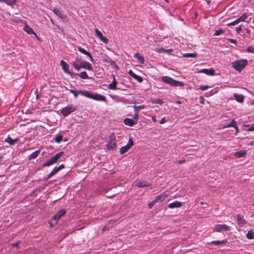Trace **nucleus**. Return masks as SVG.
Returning <instances> with one entry per match:
<instances>
[{
	"label": "nucleus",
	"instance_id": "obj_16",
	"mask_svg": "<svg viewBox=\"0 0 254 254\" xmlns=\"http://www.w3.org/2000/svg\"><path fill=\"white\" fill-rule=\"evenodd\" d=\"M78 49V50L81 53H82L84 55H86L87 56H88L89 58V59L91 61V62H93V57L92 56V55H91V54L87 51L86 50H85V49H84L83 48H82V47H78L77 48Z\"/></svg>",
	"mask_w": 254,
	"mask_h": 254
},
{
	"label": "nucleus",
	"instance_id": "obj_4",
	"mask_svg": "<svg viewBox=\"0 0 254 254\" xmlns=\"http://www.w3.org/2000/svg\"><path fill=\"white\" fill-rule=\"evenodd\" d=\"M248 64L247 60H240L232 63V67L239 71H242Z\"/></svg>",
	"mask_w": 254,
	"mask_h": 254
},
{
	"label": "nucleus",
	"instance_id": "obj_44",
	"mask_svg": "<svg viewBox=\"0 0 254 254\" xmlns=\"http://www.w3.org/2000/svg\"><path fill=\"white\" fill-rule=\"evenodd\" d=\"M133 145V141L131 138H129L128 142L126 145L129 148H130Z\"/></svg>",
	"mask_w": 254,
	"mask_h": 254
},
{
	"label": "nucleus",
	"instance_id": "obj_34",
	"mask_svg": "<svg viewBox=\"0 0 254 254\" xmlns=\"http://www.w3.org/2000/svg\"><path fill=\"white\" fill-rule=\"evenodd\" d=\"M197 56V54L196 53H186L183 55V57L188 58H195Z\"/></svg>",
	"mask_w": 254,
	"mask_h": 254
},
{
	"label": "nucleus",
	"instance_id": "obj_52",
	"mask_svg": "<svg viewBox=\"0 0 254 254\" xmlns=\"http://www.w3.org/2000/svg\"><path fill=\"white\" fill-rule=\"evenodd\" d=\"M248 130L250 131L254 130V124L248 128Z\"/></svg>",
	"mask_w": 254,
	"mask_h": 254
},
{
	"label": "nucleus",
	"instance_id": "obj_15",
	"mask_svg": "<svg viewBox=\"0 0 254 254\" xmlns=\"http://www.w3.org/2000/svg\"><path fill=\"white\" fill-rule=\"evenodd\" d=\"M55 14L57 15L59 18L64 19L65 17V15L64 14L63 11L60 8H55L53 10Z\"/></svg>",
	"mask_w": 254,
	"mask_h": 254
},
{
	"label": "nucleus",
	"instance_id": "obj_6",
	"mask_svg": "<svg viewBox=\"0 0 254 254\" xmlns=\"http://www.w3.org/2000/svg\"><path fill=\"white\" fill-rule=\"evenodd\" d=\"M76 110V107L75 105L73 104H70L67 106H66L63 108L61 111V113L64 117H66L68 116L71 113L74 112Z\"/></svg>",
	"mask_w": 254,
	"mask_h": 254
},
{
	"label": "nucleus",
	"instance_id": "obj_29",
	"mask_svg": "<svg viewBox=\"0 0 254 254\" xmlns=\"http://www.w3.org/2000/svg\"><path fill=\"white\" fill-rule=\"evenodd\" d=\"M102 61L105 63L108 64L109 65L115 64V63L112 61L110 58H104L102 59Z\"/></svg>",
	"mask_w": 254,
	"mask_h": 254
},
{
	"label": "nucleus",
	"instance_id": "obj_58",
	"mask_svg": "<svg viewBox=\"0 0 254 254\" xmlns=\"http://www.w3.org/2000/svg\"><path fill=\"white\" fill-rule=\"evenodd\" d=\"M152 120L153 121V122H156V118L155 116H152Z\"/></svg>",
	"mask_w": 254,
	"mask_h": 254
},
{
	"label": "nucleus",
	"instance_id": "obj_11",
	"mask_svg": "<svg viewBox=\"0 0 254 254\" xmlns=\"http://www.w3.org/2000/svg\"><path fill=\"white\" fill-rule=\"evenodd\" d=\"M60 64L62 66V68L64 72L70 75L72 77H73V75H74V73L70 72L69 70V65L68 64L63 60H62L60 62Z\"/></svg>",
	"mask_w": 254,
	"mask_h": 254
},
{
	"label": "nucleus",
	"instance_id": "obj_47",
	"mask_svg": "<svg viewBox=\"0 0 254 254\" xmlns=\"http://www.w3.org/2000/svg\"><path fill=\"white\" fill-rule=\"evenodd\" d=\"M156 203H157V202L156 201H155V200H154L152 201L151 202H150L148 204L149 208H152L154 206V205L156 204Z\"/></svg>",
	"mask_w": 254,
	"mask_h": 254
},
{
	"label": "nucleus",
	"instance_id": "obj_56",
	"mask_svg": "<svg viewBox=\"0 0 254 254\" xmlns=\"http://www.w3.org/2000/svg\"><path fill=\"white\" fill-rule=\"evenodd\" d=\"M158 50H159V51L160 52H166V49H163V48H161V49H159Z\"/></svg>",
	"mask_w": 254,
	"mask_h": 254
},
{
	"label": "nucleus",
	"instance_id": "obj_60",
	"mask_svg": "<svg viewBox=\"0 0 254 254\" xmlns=\"http://www.w3.org/2000/svg\"><path fill=\"white\" fill-rule=\"evenodd\" d=\"M205 1H206L208 4H210L211 2V0H205Z\"/></svg>",
	"mask_w": 254,
	"mask_h": 254
},
{
	"label": "nucleus",
	"instance_id": "obj_48",
	"mask_svg": "<svg viewBox=\"0 0 254 254\" xmlns=\"http://www.w3.org/2000/svg\"><path fill=\"white\" fill-rule=\"evenodd\" d=\"M228 41H229L230 43H233L235 44H236L237 42L236 40L233 39H228Z\"/></svg>",
	"mask_w": 254,
	"mask_h": 254
},
{
	"label": "nucleus",
	"instance_id": "obj_59",
	"mask_svg": "<svg viewBox=\"0 0 254 254\" xmlns=\"http://www.w3.org/2000/svg\"><path fill=\"white\" fill-rule=\"evenodd\" d=\"M246 32H247V34H250V33H251V31H250L249 29H246Z\"/></svg>",
	"mask_w": 254,
	"mask_h": 254
},
{
	"label": "nucleus",
	"instance_id": "obj_2",
	"mask_svg": "<svg viewBox=\"0 0 254 254\" xmlns=\"http://www.w3.org/2000/svg\"><path fill=\"white\" fill-rule=\"evenodd\" d=\"M162 80L166 84L172 86L183 87L184 84L183 82L177 81L168 76H164L162 77Z\"/></svg>",
	"mask_w": 254,
	"mask_h": 254
},
{
	"label": "nucleus",
	"instance_id": "obj_14",
	"mask_svg": "<svg viewBox=\"0 0 254 254\" xmlns=\"http://www.w3.org/2000/svg\"><path fill=\"white\" fill-rule=\"evenodd\" d=\"M199 73H205L208 75H213L215 73V70L213 68H204L197 71Z\"/></svg>",
	"mask_w": 254,
	"mask_h": 254
},
{
	"label": "nucleus",
	"instance_id": "obj_20",
	"mask_svg": "<svg viewBox=\"0 0 254 254\" xmlns=\"http://www.w3.org/2000/svg\"><path fill=\"white\" fill-rule=\"evenodd\" d=\"M182 202L178 201H175L172 203H171L169 204L168 207L170 208L173 209L175 208H179L180 207L182 206Z\"/></svg>",
	"mask_w": 254,
	"mask_h": 254
},
{
	"label": "nucleus",
	"instance_id": "obj_18",
	"mask_svg": "<svg viewBox=\"0 0 254 254\" xmlns=\"http://www.w3.org/2000/svg\"><path fill=\"white\" fill-rule=\"evenodd\" d=\"M238 224L241 226H243L246 223V220L244 219V216L242 214H239L237 215Z\"/></svg>",
	"mask_w": 254,
	"mask_h": 254
},
{
	"label": "nucleus",
	"instance_id": "obj_31",
	"mask_svg": "<svg viewBox=\"0 0 254 254\" xmlns=\"http://www.w3.org/2000/svg\"><path fill=\"white\" fill-rule=\"evenodd\" d=\"M69 91L70 93H71L73 94L74 98H76L78 96V94H79L81 95V93L80 92H85L86 90L76 91V90H74L73 89H69Z\"/></svg>",
	"mask_w": 254,
	"mask_h": 254
},
{
	"label": "nucleus",
	"instance_id": "obj_64",
	"mask_svg": "<svg viewBox=\"0 0 254 254\" xmlns=\"http://www.w3.org/2000/svg\"><path fill=\"white\" fill-rule=\"evenodd\" d=\"M105 228H106V227H103V231H105Z\"/></svg>",
	"mask_w": 254,
	"mask_h": 254
},
{
	"label": "nucleus",
	"instance_id": "obj_21",
	"mask_svg": "<svg viewBox=\"0 0 254 254\" xmlns=\"http://www.w3.org/2000/svg\"><path fill=\"white\" fill-rule=\"evenodd\" d=\"M128 73L129 74V75L130 76H131L132 77H133L135 79H136L139 82H141L143 81V79L141 76L135 74L131 70H129Z\"/></svg>",
	"mask_w": 254,
	"mask_h": 254
},
{
	"label": "nucleus",
	"instance_id": "obj_54",
	"mask_svg": "<svg viewBox=\"0 0 254 254\" xmlns=\"http://www.w3.org/2000/svg\"><path fill=\"white\" fill-rule=\"evenodd\" d=\"M20 243V242H17L16 243H14L12 245V247H16L17 248H18V245Z\"/></svg>",
	"mask_w": 254,
	"mask_h": 254
},
{
	"label": "nucleus",
	"instance_id": "obj_8",
	"mask_svg": "<svg viewBox=\"0 0 254 254\" xmlns=\"http://www.w3.org/2000/svg\"><path fill=\"white\" fill-rule=\"evenodd\" d=\"M138 120V114H135L132 119L125 118L124 123L126 125L132 127L137 123Z\"/></svg>",
	"mask_w": 254,
	"mask_h": 254
},
{
	"label": "nucleus",
	"instance_id": "obj_22",
	"mask_svg": "<svg viewBox=\"0 0 254 254\" xmlns=\"http://www.w3.org/2000/svg\"><path fill=\"white\" fill-rule=\"evenodd\" d=\"M227 242V240H223L222 241H213L210 243H208L207 244H214L216 246H219L220 245H224L226 244Z\"/></svg>",
	"mask_w": 254,
	"mask_h": 254
},
{
	"label": "nucleus",
	"instance_id": "obj_38",
	"mask_svg": "<svg viewBox=\"0 0 254 254\" xmlns=\"http://www.w3.org/2000/svg\"><path fill=\"white\" fill-rule=\"evenodd\" d=\"M246 237L249 239H254V232L252 230L248 231V233L246 234Z\"/></svg>",
	"mask_w": 254,
	"mask_h": 254
},
{
	"label": "nucleus",
	"instance_id": "obj_5",
	"mask_svg": "<svg viewBox=\"0 0 254 254\" xmlns=\"http://www.w3.org/2000/svg\"><path fill=\"white\" fill-rule=\"evenodd\" d=\"M64 154V152L63 151L57 153L53 157L51 158L49 160L45 162L42 164V167H45L47 166H50L53 164L56 163L58 160Z\"/></svg>",
	"mask_w": 254,
	"mask_h": 254
},
{
	"label": "nucleus",
	"instance_id": "obj_50",
	"mask_svg": "<svg viewBox=\"0 0 254 254\" xmlns=\"http://www.w3.org/2000/svg\"><path fill=\"white\" fill-rule=\"evenodd\" d=\"M242 30V25H240L239 27L236 28V31L238 33H239L240 31Z\"/></svg>",
	"mask_w": 254,
	"mask_h": 254
},
{
	"label": "nucleus",
	"instance_id": "obj_49",
	"mask_svg": "<svg viewBox=\"0 0 254 254\" xmlns=\"http://www.w3.org/2000/svg\"><path fill=\"white\" fill-rule=\"evenodd\" d=\"M58 169V171H59L60 170L64 169V164H61L59 167H56Z\"/></svg>",
	"mask_w": 254,
	"mask_h": 254
},
{
	"label": "nucleus",
	"instance_id": "obj_23",
	"mask_svg": "<svg viewBox=\"0 0 254 254\" xmlns=\"http://www.w3.org/2000/svg\"><path fill=\"white\" fill-rule=\"evenodd\" d=\"M18 140V138L13 139L9 136H8L7 138L5 139L4 141L8 143L10 145H13Z\"/></svg>",
	"mask_w": 254,
	"mask_h": 254
},
{
	"label": "nucleus",
	"instance_id": "obj_63",
	"mask_svg": "<svg viewBox=\"0 0 254 254\" xmlns=\"http://www.w3.org/2000/svg\"><path fill=\"white\" fill-rule=\"evenodd\" d=\"M36 98H37V99H38V98H39V95H37V96H36Z\"/></svg>",
	"mask_w": 254,
	"mask_h": 254
},
{
	"label": "nucleus",
	"instance_id": "obj_61",
	"mask_svg": "<svg viewBox=\"0 0 254 254\" xmlns=\"http://www.w3.org/2000/svg\"><path fill=\"white\" fill-rule=\"evenodd\" d=\"M166 52H172V49H168V50H166Z\"/></svg>",
	"mask_w": 254,
	"mask_h": 254
},
{
	"label": "nucleus",
	"instance_id": "obj_39",
	"mask_svg": "<svg viewBox=\"0 0 254 254\" xmlns=\"http://www.w3.org/2000/svg\"><path fill=\"white\" fill-rule=\"evenodd\" d=\"M247 17V14L244 13L239 18H237L239 22L245 21Z\"/></svg>",
	"mask_w": 254,
	"mask_h": 254
},
{
	"label": "nucleus",
	"instance_id": "obj_40",
	"mask_svg": "<svg viewBox=\"0 0 254 254\" xmlns=\"http://www.w3.org/2000/svg\"><path fill=\"white\" fill-rule=\"evenodd\" d=\"M225 32V31L221 29L219 30H217L215 31L214 35L215 36H219L222 34H223Z\"/></svg>",
	"mask_w": 254,
	"mask_h": 254
},
{
	"label": "nucleus",
	"instance_id": "obj_37",
	"mask_svg": "<svg viewBox=\"0 0 254 254\" xmlns=\"http://www.w3.org/2000/svg\"><path fill=\"white\" fill-rule=\"evenodd\" d=\"M62 140L63 136L61 134H57L54 139L55 141L58 143H60Z\"/></svg>",
	"mask_w": 254,
	"mask_h": 254
},
{
	"label": "nucleus",
	"instance_id": "obj_55",
	"mask_svg": "<svg viewBox=\"0 0 254 254\" xmlns=\"http://www.w3.org/2000/svg\"><path fill=\"white\" fill-rule=\"evenodd\" d=\"M185 162V160H180L178 161V163L181 164L184 163Z\"/></svg>",
	"mask_w": 254,
	"mask_h": 254
},
{
	"label": "nucleus",
	"instance_id": "obj_43",
	"mask_svg": "<svg viewBox=\"0 0 254 254\" xmlns=\"http://www.w3.org/2000/svg\"><path fill=\"white\" fill-rule=\"evenodd\" d=\"M152 103H154V104H160V105H162V104H163V101L161 99H154V100L152 101Z\"/></svg>",
	"mask_w": 254,
	"mask_h": 254
},
{
	"label": "nucleus",
	"instance_id": "obj_19",
	"mask_svg": "<svg viewBox=\"0 0 254 254\" xmlns=\"http://www.w3.org/2000/svg\"><path fill=\"white\" fill-rule=\"evenodd\" d=\"M23 30L29 34H34L36 37L39 39V37L37 36L36 34L34 32L33 30L28 25L26 24L25 26L23 28Z\"/></svg>",
	"mask_w": 254,
	"mask_h": 254
},
{
	"label": "nucleus",
	"instance_id": "obj_32",
	"mask_svg": "<svg viewBox=\"0 0 254 254\" xmlns=\"http://www.w3.org/2000/svg\"><path fill=\"white\" fill-rule=\"evenodd\" d=\"M40 150H38L35 151L34 152L32 153L29 156V159H35L38 155V154L40 153Z\"/></svg>",
	"mask_w": 254,
	"mask_h": 254
},
{
	"label": "nucleus",
	"instance_id": "obj_45",
	"mask_svg": "<svg viewBox=\"0 0 254 254\" xmlns=\"http://www.w3.org/2000/svg\"><path fill=\"white\" fill-rule=\"evenodd\" d=\"M247 51L249 53H254V47L253 46H249L248 47Z\"/></svg>",
	"mask_w": 254,
	"mask_h": 254
},
{
	"label": "nucleus",
	"instance_id": "obj_10",
	"mask_svg": "<svg viewBox=\"0 0 254 254\" xmlns=\"http://www.w3.org/2000/svg\"><path fill=\"white\" fill-rule=\"evenodd\" d=\"M170 192L168 191H166L159 195L156 196L155 201L156 202H161L163 201L166 197L169 195Z\"/></svg>",
	"mask_w": 254,
	"mask_h": 254
},
{
	"label": "nucleus",
	"instance_id": "obj_24",
	"mask_svg": "<svg viewBox=\"0 0 254 254\" xmlns=\"http://www.w3.org/2000/svg\"><path fill=\"white\" fill-rule=\"evenodd\" d=\"M113 76L114 77V79L112 81V83H110L109 85H108V89H112V90H116L117 89V86H116V84H117V82H116V80L115 78V76L114 75H113Z\"/></svg>",
	"mask_w": 254,
	"mask_h": 254
},
{
	"label": "nucleus",
	"instance_id": "obj_28",
	"mask_svg": "<svg viewBox=\"0 0 254 254\" xmlns=\"http://www.w3.org/2000/svg\"><path fill=\"white\" fill-rule=\"evenodd\" d=\"M247 154V151L246 150H240L235 152V155L238 158L242 157L245 156Z\"/></svg>",
	"mask_w": 254,
	"mask_h": 254
},
{
	"label": "nucleus",
	"instance_id": "obj_51",
	"mask_svg": "<svg viewBox=\"0 0 254 254\" xmlns=\"http://www.w3.org/2000/svg\"><path fill=\"white\" fill-rule=\"evenodd\" d=\"M200 103L202 104H204L205 99L202 96H200L199 98Z\"/></svg>",
	"mask_w": 254,
	"mask_h": 254
},
{
	"label": "nucleus",
	"instance_id": "obj_27",
	"mask_svg": "<svg viewBox=\"0 0 254 254\" xmlns=\"http://www.w3.org/2000/svg\"><path fill=\"white\" fill-rule=\"evenodd\" d=\"M59 171L56 167H55L53 170L48 175L47 178L45 179L46 181L48 180L51 177L57 174Z\"/></svg>",
	"mask_w": 254,
	"mask_h": 254
},
{
	"label": "nucleus",
	"instance_id": "obj_57",
	"mask_svg": "<svg viewBox=\"0 0 254 254\" xmlns=\"http://www.w3.org/2000/svg\"><path fill=\"white\" fill-rule=\"evenodd\" d=\"M234 128L236 129V132L238 133L239 132V129L238 127L237 126V125L235 126V127Z\"/></svg>",
	"mask_w": 254,
	"mask_h": 254
},
{
	"label": "nucleus",
	"instance_id": "obj_53",
	"mask_svg": "<svg viewBox=\"0 0 254 254\" xmlns=\"http://www.w3.org/2000/svg\"><path fill=\"white\" fill-rule=\"evenodd\" d=\"M166 120L165 118H162V119L160 120V124H164V123H166Z\"/></svg>",
	"mask_w": 254,
	"mask_h": 254
},
{
	"label": "nucleus",
	"instance_id": "obj_62",
	"mask_svg": "<svg viewBox=\"0 0 254 254\" xmlns=\"http://www.w3.org/2000/svg\"><path fill=\"white\" fill-rule=\"evenodd\" d=\"M251 145H254V142H252L250 143Z\"/></svg>",
	"mask_w": 254,
	"mask_h": 254
},
{
	"label": "nucleus",
	"instance_id": "obj_25",
	"mask_svg": "<svg viewBox=\"0 0 254 254\" xmlns=\"http://www.w3.org/2000/svg\"><path fill=\"white\" fill-rule=\"evenodd\" d=\"M234 97L235 99L240 103H243L244 102V96L241 94H238L236 93L234 94Z\"/></svg>",
	"mask_w": 254,
	"mask_h": 254
},
{
	"label": "nucleus",
	"instance_id": "obj_12",
	"mask_svg": "<svg viewBox=\"0 0 254 254\" xmlns=\"http://www.w3.org/2000/svg\"><path fill=\"white\" fill-rule=\"evenodd\" d=\"M95 32L97 36L100 39V40L105 44H107L108 40L105 37L103 36L102 33L98 29H96Z\"/></svg>",
	"mask_w": 254,
	"mask_h": 254
},
{
	"label": "nucleus",
	"instance_id": "obj_9",
	"mask_svg": "<svg viewBox=\"0 0 254 254\" xmlns=\"http://www.w3.org/2000/svg\"><path fill=\"white\" fill-rule=\"evenodd\" d=\"M230 229V227L226 224H217L215 226L213 231L220 232L222 231H229Z\"/></svg>",
	"mask_w": 254,
	"mask_h": 254
},
{
	"label": "nucleus",
	"instance_id": "obj_1",
	"mask_svg": "<svg viewBox=\"0 0 254 254\" xmlns=\"http://www.w3.org/2000/svg\"><path fill=\"white\" fill-rule=\"evenodd\" d=\"M73 66L77 70H79L81 68H84L89 70H92V66L89 63L85 61H81L78 58L73 62Z\"/></svg>",
	"mask_w": 254,
	"mask_h": 254
},
{
	"label": "nucleus",
	"instance_id": "obj_36",
	"mask_svg": "<svg viewBox=\"0 0 254 254\" xmlns=\"http://www.w3.org/2000/svg\"><path fill=\"white\" fill-rule=\"evenodd\" d=\"M80 78L82 79H87L88 78L87 74L86 71H82L80 73L77 74Z\"/></svg>",
	"mask_w": 254,
	"mask_h": 254
},
{
	"label": "nucleus",
	"instance_id": "obj_30",
	"mask_svg": "<svg viewBox=\"0 0 254 254\" xmlns=\"http://www.w3.org/2000/svg\"><path fill=\"white\" fill-rule=\"evenodd\" d=\"M133 57L135 59H137L138 60H139L141 64H144V59L143 57L139 56V54H138V53H135Z\"/></svg>",
	"mask_w": 254,
	"mask_h": 254
},
{
	"label": "nucleus",
	"instance_id": "obj_33",
	"mask_svg": "<svg viewBox=\"0 0 254 254\" xmlns=\"http://www.w3.org/2000/svg\"><path fill=\"white\" fill-rule=\"evenodd\" d=\"M145 107V106L144 105H140V106H134L133 107V108H134L135 114H138L139 111L141 109H144Z\"/></svg>",
	"mask_w": 254,
	"mask_h": 254
},
{
	"label": "nucleus",
	"instance_id": "obj_46",
	"mask_svg": "<svg viewBox=\"0 0 254 254\" xmlns=\"http://www.w3.org/2000/svg\"><path fill=\"white\" fill-rule=\"evenodd\" d=\"M200 89H201L202 90L204 91L208 89L209 86L208 85H200L199 86Z\"/></svg>",
	"mask_w": 254,
	"mask_h": 254
},
{
	"label": "nucleus",
	"instance_id": "obj_26",
	"mask_svg": "<svg viewBox=\"0 0 254 254\" xmlns=\"http://www.w3.org/2000/svg\"><path fill=\"white\" fill-rule=\"evenodd\" d=\"M16 2V0H0V2H4L7 5L12 6Z\"/></svg>",
	"mask_w": 254,
	"mask_h": 254
},
{
	"label": "nucleus",
	"instance_id": "obj_3",
	"mask_svg": "<svg viewBox=\"0 0 254 254\" xmlns=\"http://www.w3.org/2000/svg\"><path fill=\"white\" fill-rule=\"evenodd\" d=\"M81 95L88 97L89 98L93 99L95 100L105 101L106 98L104 96L97 94L94 93L92 94L88 91H85V92H81Z\"/></svg>",
	"mask_w": 254,
	"mask_h": 254
},
{
	"label": "nucleus",
	"instance_id": "obj_42",
	"mask_svg": "<svg viewBox=\"0 0 254 254\" xmlns=\"http://www.w3.org/2000/svg\"><path fill=\"white\" fill-rule=\"evenodd\" d=\"M240 23L239 21L238 20V19H236L233 22H231L230 23H229L227 24L228 26H234Z\"/></svg>",
	"mask_w": 254,
	"mask_h": 254
},
{
	"label": "nucleus",
	"instance_id": "obj_17",
	"mask_svg": "<svg viewBox=\"0 0 254 254\" xmlns=\"http://www.w3.org/2000/svg\"><path fill=\"white\" fill-rule=\"evenodd\" d=\"M134 185L135 187H138L139 188H143L146 187H149L150 185L145 182V181H138L134 183Z\"/></svg>",
	"mask_w": 254,
	"mask_h": 254
},
{
	"label": "nucleus",
	"instance_id": "obj_7",
	"mask_svg": "<svg viewBox=\"0 0 254 254\" xmlns=\"http://www.w3.org/2000/svg\"><path fill=\"white\" fill-rule=\"evenodd\" d=\"M106 147L108 150H116L117 149L116 138L113 134H111L109 136V140L106 145Z\"/></svg>",
	"mask_w": 254,
	"mask_h": 254
},
{
	"label": "nucleus",
	"instance_id": "obj_41",
	"mask_svg": "<svg viewBox=\"0 0 254 254\" xmlns=\"http://www.w3.org/2000/svg\"><path fill=\"white\" fill-rule=\"evenodd\" d=\"M236 126V123L234 120H233L228 125L226 126V127H235Z\"/></svg>",
	"mask_w": 254,
	"mask_h": 254
},
{
	"label": "nucleus",
	"instance_id": "obj_13",
	"mask_svg": "<svg viewBox=\"0 0 254 254\" xmlns=\"http://www.w3.org/2000/svg\"><path fill=\"white\" fill-rule=\"evenodd\" d=\"M65 213V209H62L53 216V219L55 220H58L61 218V217L64 216Z\"/></svg>",
	"mask_w": 254,
	"mask_h": 254
},
{
	"label": "nucleus",
	"instance_id": "obj_35",
	"mask_svg": "<svg viewBox=\"0 0 254 254\" xmlns=\"http://www.w3.org/2000/svg\"><path fill=\"white\" fill-rule=\"evenodd\" d=\"M129 148L127 145L123 146L120 148V153L121 154H124L126 152H127Z\"/></svg>",
	"mask_w": 254,
	"mask_h": 254
}]
</instances>
